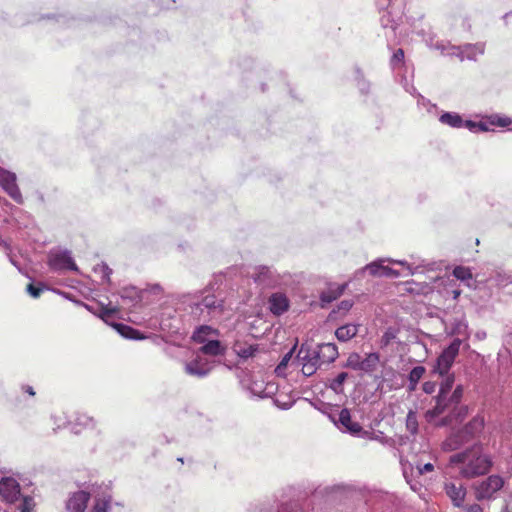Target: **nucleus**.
Instances as JSON below:
<instances>
[{"label":"nucleus","instance_id":"59","mask_svg":"<svg viewBox=\"0 0 512 512\" xmlns=\"http://www.w3.org/2000/svg\"><path fill=\"white\" fill-rule=\"evenodd\" d=\"M275 403H276L277 407H279L282 410H288V409H290L293 406V402L281 403L278 400H276Z\"/></svg>","mask_w":512,"mask_h":512},{"label":"nucleus","instance_id":"50","mask_svg":"<svg viewBox=\"0 0 512 512\" xmlns=\"http://www.w3.org/2000/svg\"><path fill=\"white\" fill-rule=\"evenodd\" d=\"M416 469L419 475H424L425 473L432 472L434 465L432 463H426L424 465L417 464Z\"/></svg>","mask_w":512,"mask_h":512},{"label":"nucleus","instance_id":"11","mask_svg":"<svg viewBox=\"0 0 512 512\" xmlns=\"http://www.w3.org/2000/svg\"><path fill=\"white\" fill-rule=\"evenodd\" d=\"M333 424L342 432L350 434L354 437H365L369 434L363 430V427L356 421L352 420L350 410L347 408H339Z\"/></svg>","mask_w":512,"mask_h":512},{"label":"nucleus","instance_id":"37","mask_svg":"<svg viewBox=\"0 0 512 512\" xmlns=\"http://www.w3.org/2000/svg\"><path fill=\"white\" fill-rule=\"evenodd\" d=\"M348 378L347 372H340L333 379H331L329 387L337 394L343 392V385Z\"/></svg>","mask_w":512,"mask_h":512},{"label":"nucleus","instance_id":"13","mask_svg":"<svg viewBox=\"0 0 512 512\" xmlns=\"http://www.w3.org/2000/svg\"><path fill=\"white\" fill-rule=\"evenodd\" d=\"M0 187L17 204L24 203L23 195L17 184V175L0 166Z\"/></svg>","mask_w":512,"mask_h":512},{"label":"nucleus","instance_id":"60","mask_svg":"<svg viewBox=\"0 0 512 512\" xmlns=\"http://www.w3.org/2000/svg\"><path fill=\"white\" fill-rule=\"evenodd\" d=\"M149 291L153 294H159L162 291V288L159 284H153L149 287Z\"/></svg>","mask_w":512,"mask_h":512},{"label":"nucleus","instance_id":"26","mask_svg":"<svg viewBox=\"0 0 512 512\" xmlns=\"http://www.w3.org/2000/svg\"><path fill=\"white\" fill-rule=\"evenodd\" d=\"M113 327L122 337L126 339L141 340L145 338L139 330L134 329L133 327L124 323H115L113 324Z\"/></svg>","mask_w":512,"mask_h":512},{"label":"nucleus","instance_id":"55","mask_svg":"<svg viewBox=\"0 0 512 512\" xmlns=\"http://www.w3.org/2000/svg\"><path fill=\"white\" fill-rule=\"evenodd\" d=\"M417 103H418V105H421L424 107H435L434 104H431L430 100L426 99L421 94H417Z\"/></svg>","mask_w":512,"mask_h":512},{"label":"nucleus","instance_id":"32","mask_svg":"<svg viewBox=\"0 0 512 512\" xmlns=\"http://www.w3.org/2000/svg\"><path fill=\"white\" fill-rule=\"evenodd\" d=\"M380 357L378 353H369L366 357L360 360V370L364 372H372L376 369Z\"/></svg>","mask_w":512,"mask_h":512},{"label":"nucleus","instance_id":"40","mask_svg":"<svg viewBox=\"0 0 512 512\" xmlns=\"http://www.w3.org/2000/svg\"><path fill=\"white\" fill-rule=\"evenodd\" d=\"M425 367L423 366H415L411 369L408 375L409 382H419L425 373Z\"/></svg>","mask_w":512,"mask_h":512},{"label":"nucleus","instance_id":"17","mask_svg":"<svg viewBox=\"0 0 512 512\" xmlns=\"http://www.w3.org/2000/svg\"><path fill=\"white\" fill-rule=\"evenodd\" d=\"M91 497V493L80 490L73 493L67 503L66 508L69 512H84L87 508V503L89 498Z\"/></svg>","mask_w":512,"mask_h":512},{"label":"nucleus","instance_id":"62","mask_svg":"<svg viewBox=\"0 0 512 512\" xmlns=\"http://www.w3.org/2000/svg\"><path fill=\"white\" fill-rule=\"evenodd\" d=\"M132 293H135L136 294V290L135 288H131V289H125L123 291V294H122V298H132Z\"/></svg>","mask_w":512,"mask_h":512},{"label":"nucleus","instance_id":"24","mask_svg":"<svg viewBox=\"0 0 512 512\" xmlns=\"http://www.w3.org/2000/svg\"><path fill=\"white\" fill-rule=\"evenodd\" d=\"M219 332L217 329L209 325H199L195 328L192 334V339L196 343H202L210 339V337L218 336Z\"/></svg>","mask_w":512,"mask_h":512},{"label":"nucleus","instance_id":"22","mask_svg":"<svg viewBox=\"0 0 512 512\" xmlns=\"http://www.w3.org/2000/svg\"><path fill=\"white\" fill-rule=\"evenodd\" d=\"M315 347L323 364L334 362L339 355L338 348L334 343H322Z\"/></svg>","mask_w":512,"mask_h":512},{"label":"nucleus","instance_id":"14","mask_svg":"<svg viewBox=\"0 0 512 512\" xmlns=\"http://www.w3.org/2000/svg\"><path fill=\"white\" fill-rule=\"evenodd\" d=\"M252 277L257 284L263 287H275L281 282L280 275L269 266L256 267Z\"/></svg>","mask_w":512,"mask_h":512},{"label":"nucleus","instance_id":"63","mask_svg":"<svg viewBox=\"0 0 512 512\" xmlns=\"http://www.w3.org/2000/svg\"><path fill=\"white\" fill-rule=\"evenodd\" d=\"M102 271H103L104 278H107V279L109 278L110 274L112 273V270L106 264L102 265Z\"/></svg>","mask_w":512,"mask_h":512},{"label":"nucleus","instance_id":"1","mask_svg":"<svg viewBox=\"0 0 512 512\" xmlns=\"http://www.w3.org/2000/svg\"><path fill=\"white\" fill-rule=\"evenodd\" d=\"M449 463L457 466L460 476L466 479L485 475L493 466L491 456L483 452V446L480 443L451 455Z\"/></svg>","mask_w":512,"mask_h":512},{"label":"nucleus","instance_id":"2","mask_svg":"<svg viewBox=\"0 0 512 512\" xmlns=\"http://www.w3.org/2000/svg\"><path fill=\"white\" fill-rule=\"evenodd\" d=\"M191 317L198 322L218 320L224 313V300L210 290L197 292L189 305Z\"/></svg>","mask_w":512,"mask_h":512},{"label":"nucleus","instance_id":"64","mask_svg":"<svg viewBox=\"0 0 512 512\" xmlns=\"http://www.w3.org/2000/svg\"><path fill=\"white\" fill-rule=\"evenodd\" d=\"M405 90L411 95L416 94V88L413 85H409L407 82L404 85Z\"/></svg>","mask_w":512,"mask_h":512},{"label":"nucleus","instance_id":"5","mask_svg":"<svg viewBox=\"0 0 512 512\" xmlns=\"http://www.w3.org/2000/svg\"><path fill=\"white\" fill-rule=\"evenodd\" d=\"M464 388L462 385H457L452 393L437 394L433 397L435 405L425 412V419L427 422H432L434 419L444 414L451 412L457 404H460L463 398Z\"/></svg>","mask_w":512,"mask_h":512},{"label":"nucleus","instance_id":"49","mask_svg":"<svg viewBox=\"0 0 512 512\" xmlns=\"http://www.w3.org/2000/svg\"><path fill=\"white\" fill-rule=\"evenodd\" d=\"M400 276H402V274L399 271L384 265L382 277L398 278Z\"/></svg>","mask_w":512,"mask_h":512},{"label":"nucleus","instance_id":"61","mask_svg":"<svg viewBox=\"0 0 512 512\" xmlns=\"http://www.w3.org/2000/svg\"><path fill=\"white\" fill-rule=\"evenodd\" d=\"M22 390L27 393L28 395L30 396H34L35 395V391H34V388L30 385H23L22 386Z\"/></svg>","mask_w":512,"mask_h":512},{"label":"nucleus","instance_id":"34","mask_svg":"<svg viewBox=\"0 0 512 512\" xmlns=\"http://www.w3.org/2000/svg\"><path fill=\"white\" fill-rule=\"evenodd\" d=\"M488 281L498 287H505L512 283V274L505 271H496L493 275H491Z\"/></svg>","mask_w":512,"mask_h":512},{"label":"nucleus","instance_id":"3","mask_svg":"<svg viewBox=\"0 0 512 512\" xmlns=\"http://www.w3.org/2000/svg\"><path fill=\"white\" fill-rule=\"evenodd\" d=\"M377 6L381 13V26L386 31L385 37L388 41L395 40L404 15V0H377Z\"/></svg>","mask_w":512,"mask_h":512},{"label":"nucleus","instance_id":"48","mask_svg":"<svg viewBox=\"0 0 512 512\" xmlns=\"http://www.w3.org/2000/svg\"><path fill=\"white\" fill-rule=\"evenodd\" d=\"M461 51H462L461 45L455 46V45H451V44L447 43V51L445 54L450 55V56H456L461 61V53H462Z\"/></svg>","mask_w":512,"mask_h":512},{"label":"nucleus","instance_id":"35","mask_svg":"<svg viewBox=\"0 0 512 512\" xmlns=\"http://www.w3.org/2000/svg\"><path fill=\"white\" fill-rule=\"evenodd\" d=\"M485 119H487V122L491 126L508 127L512 124V118L500 114H492Z\"/></svg>","mask_w":512,"mask_h":512},{"label":"nucleus","instance_id":"28","mask_svg":"<svg viewBox=\"0 0 512 512\" xmlns=\"http://www.w3.org/2000/svg\"><path fill=\"white\" fill-rule=\"evenodd\" d=\"M484 428V418L480 415L473 417L464 427V433H467L472 439L475 438Z\"/></svg>","mask_w":512,"mask_h":512},{"label":"nucleus","instance_id":"54","mask_svg":"<svg viewBox=\"0 0 512 512\" xmlns=\"http://www.w3.org/2000/svg\"><path fill=\"white\" fill-rule=\"evenodd\" d=\"M116 312L115 308L101 307L100 318L105 319L108 316H112Z\"/></svg>","mask_w":512,"mask_h":512},{"label":"nucleus","instance_id":"53","mask_svg":"<svg viewBox=\"0 0 512 512\" xmlns=\"http://www.w3.org/2000/svg\"><path fill=\"white\" fill-rule=\"evenodd\" d=\"M407 426L410 428L413 426L414 429H416L417 421H416V415L413 411H409L407 414Z\"/></svg>","mask_w":512,"mask_h":512},{"label":"nucleus","instance_id":"12","mask_svg":"<svg viewBox=\"0 0 512 512\" xmlns=\"http://www.w3.org/2000/svg\"><path fill=\"white\" fill-rule=\"evenodd\" d=\"M47 264L50 270L54 272H62L64 270L78 271V267L69 250L50 251L48 254Z\"/></svg>","mask_w":512,"mask_h":512},{"label":"nucleus","instance_id":"33","mask_svg":"<svg viewBox=\"0 0 512 512\" xmlns=\"http://www.w3.org/2000/svg\"><path fill=\"white\" fill-rule=\"evenodd\" d=\"M468 414V407L466 405L457 404V407H454L453 410L449 413V415L443 420V424H447L455 421H462Z\"/></svg>","mask_w":512,"mask_h":512},{"label":"nucleus","instance_id":"7","mask_svg":"<svg viewBox=\"0 0 512 512\" xmlns=\"http://www.w3.org/2000/svg\"><path fill=\"white\" fill-rule=\"evenodd\" d=\"M93 504L90 512H111L114 505L123 506L120 502L113 501V492L110 485L93 484L90 487Z\"/></svg>","mask_w":512,"mask_h":512},{"label":"nucleus","instance_id":"47","mask_svg":"<svg viewBox=\"0 0 512 512\" xmlns=\"http://www.w3.org/2000/svg\"><path fill=\"white\" fill-rule=\"evenodd\" d=\"M27 505H28V502L25 501V502H22L19 507H12V506H10L11 510H8V509H5L0 504V512H29V509H28Z\"/></svg>","mask_w":512,"mask_h":512},{"label":"nucleus","instance_id":"10","mask_svg":"<svg viewBox=\"0 0 512 512\" xmlns=\"http://www.w3.org/2000/svg\"><path fill=\"white\" fill-rule=\"evenodd\" d=\"M296 359L302 365V373L306 377L312 376L323 364L316 347L305 344L300 347Z\"/></svg>","mask_w":512,"mask_h":512},{"label":"nucleus","instance_id":"42","mask_svg":"<svg viewBox=\"0 0 512 512\" xmlns=\"http://www.w3.org/2000/svg\"><path fill=\"white\" fill-rule=\"evenodd\" d=\"M45 287L43 285H34L32 283H30L27 288H26V291L28 292V294L33 297V298H38L40 297L41 293L44 291Z\"/></svg>","mask_w":512,"mask_h":512},{"label":"nucleus","instance_id":"30","mask_svg":"<svg viewBox=\"0 0 512 512\" xmlns=\"http://www.w3.org/2000/svg\"><path fill=\"white\" fill-rule=\"evenodd\" d=\"M354 80L361 94L367 95L370 93L371 84L358 66L354 67Z\"/></svg>","mask_w":512,"mask_h":512},{"label":"nucleus","instance_id":"52","mask_svg":"<svg viewBox=\"0 0 512 512\" xmlns=\"http://www.w3.org/2000/svg\"><path fill=\"white\" fill-rule=\"evenodd\" d=\"M353 306V302L351 300H342L337 308L339 311L348 312Z\"/></svg>","mask_w":512,"mask_h":512},{"label":"nucleus","instance_id":"16","mask_svg":"<svg viewBox=\"0 0 512 512\" xmlns=\"http://www.w3.org/2000/svg\"><path fill=\"white\" fill-rule=\"evenodd\" d=\"M270 312L275 316H280L288 311L290 301L288 297L281 292L272 293L268 298Z\"/></svg>","mask_w":512,"mask_h":512},{"label":"nucleus","instance_id":"36","mask_svg":"<svg viewBox=\"0 0 512 512\" xmlns=\"http://www.w3.org/2000/svg\"><path fill=\"white\" fill-rule=\"evenodd\" d=\"M74 421L75 425L82 426L84 428L94 429L97 425L96 420L86 413H78Z\"/></svg>","mask_w":512,"mask_h":512},{"label":"nucleus","instance_id":"15","mask_svg":"<svg viewBox=\"0 0 512 512\" xmlns=\"http://www.w3.org/2000/svg\"><path fill=\"white\" fill-rule=\"evenodd\" d=\"M232 349L241 360L246 361L255 357L256 353L259 351V345L255 342L238 338L234 341Z\"/></svg>","mask_w":512,"mask_h":512},{"label":"nucleus","instance_id":"45","mask_svg":"<svg viewBox=\"0 0 512 512\" xmlns=\"http://www.w3.org/2000/svg\"><path fill=\"white\" fill-rule=\"evenodd\" d=\"M347 366L354 370H360V356L357 353L351 354L347 360Z\"/></svg>","mask_w":512,"mask_h":512},{"label":"nucleus","instance_id":"4","mask_svg":"<svg viewBox=\"0 0 512 512\" xmlns=\"http://www.w3.org/2000/svg\"><path fill=\"white\" fill-rule=\"evenodd\" d=\"M388 261L389 263L398 264L401 266H404L407 269V275H416L421 274L424 272L425 268L432 269L430 266L431 264L426 263L424 260H415L412 262H407L405 260H395V259H378L375 260L369 264H367L365 267L359 269L356 273V277L362 276L365 272H368L370 275L375 277H382L384 262Z\"/></svg>","mask_w":512,"mask_h":512},{"label":"nucleus","instance_id":"41","mask_svg":"<svg viewBox=\"0 0 512 512\" xmlns=\"http://www.w3.org/2000/svg\"><path fill=\"white\" fill-rule=\"evenodd\" d=\"M468 325L464 320H457L453 324L452 333L460 336L467 337Z\"/></svg>","mask_w":512,"mask_h":512},{"label":"nucleus","instance_id":"18","mask_svg":"<svg viewBox=\"0 0 512 512\" xmlns=\"http://www.w3.org/2000/svg\"><path fill=\"white\" fill-rule=\"evenodd\" d=\"M445 492L456 507H462L467 494L466 487L462 483L447 482Z\"/></svg>","mask_w":512,"mask_h":512},{"label":"nucleus","instance_id":"57","mask_svg":"<svg viewBox=\"0 0 512 512\" xmlns=\"http://www.w3.org/2000/svg\"><path fill=\"white\" fill-rule=\"evenodd\" d=\"M489 123L487 122V119L485 121L477 122V130L480 132H488L490 131Z\"/></svg>","mask_w":512,"mask_h":512},{"label":"nucleus","instance_id":"25","mask_svg":"<svg viewBox=\"0 0 512 512\" xmlns=\"http://www.w3.org/2000/svg\"><path fill=\"white\" fill-rule=\"evenodd\" d=\"M358 328L359 325L354 323L344 324L336 329L335 336L340 342H347L357 335Z\"/></svg>","mask_w":512,"mask_h":512},{"label":"nucleus","instance_id":"29","mask_svg":"<svg viewBox=\"0 0 512 512\" xmlns=\"http://www.w3.org/2000/svg\"><path fill=\"white\" fill-rule=\"evenodd\" d=\"M439 121L451 128L463 127L464 120L460 114L456 112H444L440 115Z\"/></svg>","mask_w":512,"mask_h":512},{"label":"nucleus","instance_id":"56","mask_svg":"<svg viewBox=\"0 0 512 512\" xmlns=\"http://www.w3.org/2000/svg\"><path fill=\"white\" fill-rule=\"evenodd\" d=\"M463 127L467 128L469 131L476 133L477 130V122L472 120H464Z\"/></svg>","mask_w":512,"mask_h":512},{"label":"nucleus","instance_id":"44","mask_svg":"<svg viewBox=\"0 0 512 512\" xmlns=\"http://www.w3.org/2000/svg\"><path fill=\"white\" fill-rule=\"evenodd\" d=\"M404 61V51L403 49H397L392 57H391V65L393 67H396L397 65H399L400 63H402Z\"/></svg>","mask_w":512,"mask_h":512},{"label":"nucleus","instance_id":"39","mask_svg":"<svg viewBox=\"0 0 512 512\" xmlns=\"http://www.w3.org/2000/svg\"><path fill=\"white\" fill-rule=\"evenodd\" d=\"M397 337V330L395 328L389 327L380 339V344L382 347L388 346L394 339Z\"/></svg>","mask_w":512,"mask_h":512},{"label":"nucleus","instance_id":"38","mask_svg":"<svg viewBox=\"0 0 512 512\" xmlns=\"http://www.w3.org/2000/svg\"><path fill=\"white\" fill-rule=\"evenodd\" d=\"M455 382L454 374H450L449 372L442 377V381L439 385L438 394L452 393L453 386Z\"/></svg>","mask_w":512,"mask_h":512},{"label":"nucleus","instance_id":"19","mask_svg":"<svg viewBox=\"0 0 512 512\" xmlns=\"http://www.w3.org/2000/svg\"><path fill=\"white\" fill-rule=\"evenodd\" d=\"M471 440L472 438L467 433H464L462 428L447 437L442 444V448L445 451H455Z\"/></svg>","mask_w":512,"mask_h":512},{"label":"nucleus","instance_id":"23","mask_svg":"<svg viewBox=\"0 0 512 512\" xmlns=\"http://www.w3.org/2000/svg\"><path fill=\"white\" fill-rule=\"evenodd\" d=\"M201 344L203 345L199 348V352L204 355L219 356L226 353V347L218 339H208Z\"/></svg>","mask_w":512,"mask_h":512},{"label":"nucleus","instance_id":"27","mask_svg":"<svg viewBox=\"0 0 512 512\" xmlns=\"http://www.w3.org/2000/svg\"><path fill=\"white\" fill-rule=\"evenodd\" d=\"M452 274L456 279L465 282L468 287L476 288V280L473 279L470 268L464 266H456L453 269Z\"/></svg>","mask_w":512,"mask_h":512},{"label":"nucleus","instance_id":"21","mask_svg":"<svg viewBox=\"0 0 512 512\" xmlns=\"http://www.w3.org/2000/svg\"><path fill=\"white\" fill-rule=\"evenodd\" d=\"M461 61L470 60L476 61L478 56L483 55L485 52V43L477 42L474 44L466 43L461 45Z\"/></svg>","mask_w":512,"mask_h":512},{"label":"nucleus","instance_id":"51","mask_svg":"<svg viewBox=\"0 0 512 512\" xmlns=\"http://www.w3.org/2000/svg\"><path fill=\"white\" fill-rule=\"evenodd\" d=\"M437 384L433 381H426L423 383L422 389L426 394H432L436 391Z\"/></svg>","mask_w":512,"mask_h":512},{"label":"nucleus","instance_id":"43","mask_svg":"<svg viewBox=\"0 0 512 512\" xmlns=\"http://www.w3.org/2000/svg\"><path fill=\"white\" fill-rule=\"evenodd\" d=\"M345 286H342L340 289H339V292L336 294V295H332L330 292H322L321 293V296H320V299L322 302L324 303H331L332 301H334L339 295L342 294V292L344 291L345 289Z\"/></svg>","mask_w":512,"mask_h":512},{"label":"nucleus","instance_id":"31","mask_svg":"<svg viewBox=\"0 0 512 512\" xmlns=\"http://www.w3.org/2000/svg\"><path fill=\"white\" fill-rule=\"evenodd\" d=\"M310 404L315 409L320 411L322 414L326 415L331 422H333L335 420L336 414L340 408L338 405H331V404L324 403V402L315 403V402L310 401Z\"/></svg>","mask_w":512,"mask_h":512},{"label":"nucleus","instance_id":"20","mask_svg":"<svg viewBox=\"0 0 512 512\" xmlns=\"http://www.w3.org/2000/svg\"><path fill=\"white\" fill-rule=\"evenodd\" d=\"M185 372L190 375L197 378H204L209 373L211 368L208 366V364L204 363L201 359L196 358L190 362H187L185 364Z\"/></svg>","mask_w":512,"mask_h":512},{"label":"nucleus","instance_id":"8","mask_svg":"<svg viewBox=\"0 0 512 512\" xmlns=\"http://www.w3.org/2000/svg\"><path fill=\"white\" fill-rule=\"evenodd\" d=\"M504 485L505 480L502 476L497 474L490 475L486 479L474 484V496L478 501L494 500Z\"/></svg>","mask_w":512,"mask_h":512},{"label":"nucleus","instance_id":"9","mask_svg":"<svg viewBox=\"0 0 512 512\" xmlns=\"http://www.w3.org/2000/svg\"><path fill=\"white\" fill-rule=\"evenodd\" d=\"M461 345L462 339L459 337L454 338L438 356L433 367V373L438 374L440 377L445 376L450 371L457 355L459 354Z\"/></svg>","mask_w":512,"mask_h":512},{"label":"nucleus","instance_id":"6","mask_svg":"<svg viewBox=\"0 0 512 512\" xmlns=\"http://www.w3.org/2000/svg\"><path fill=\"white\" fill-rule=\"evenodd\" d=\"M28 502V509L30 510L31 499H20V485L13 478H3L0 481V504L8 510L12 507H19L22 502Z\"/></svg>","mask_w":512,"mask_h":512},{"label":"nucleus","instance_id":"58","mask_svg":"<svg viewBox=\"0 0 512 512\" xmlns=\"http://www.w3.org/2000/svg\"><path fill=\"white\" fill-rule=\"evenodd\" d=\"M465 512H483V508L479 504H471L467 506Z\"/></svg>","mask_w":512,"mask_h":512},{"label":"nucleus","instance_id":"46","mask_svg":"<svg viewBox=\"0 0 512 512\" xmlns=\"http://www.w3.org/2000/svg\"><path fill=\"white\" fill-rule=\"evenodd\" d=\"M295 349V346L288 352L286 353L283 358L281 359L280 363L278 364V366L276 367V372L279 373L281 371V369H284L286 368L288 362L290 361V359L292 358V355H293V351Z\"/></svg>","mask_w":512,"mask_h":512}]
</instances>
